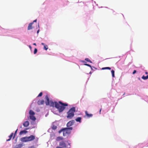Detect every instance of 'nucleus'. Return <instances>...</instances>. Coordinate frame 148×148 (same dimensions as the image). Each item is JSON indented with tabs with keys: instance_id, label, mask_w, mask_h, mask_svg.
Segmentation results:
<instances>
[{
	"instance_id": "f257e3e1",
	"label": "nucleus",
	"mask_w": 148,
	"mask_h": 148,
	"mask_svg": "<svg viewBox=\"0 0 148 148\" xmlns=\"http://www.w3.org/2000/svg\"><path fill=\"white\" fill-rule=\"evenodd\" d=\"M50 106L53 107L55 106L58 109L59 112H61L65 108V107L67 106L68 104L66 103H64L61 101L57 102L51 101Z\"/></svg>"
},
{
	"instance_id": "f03ea898",
	"label": "nucleus",
	"mask_w": 148,
	"mask_h": 148,
	"mask_svg": "<svg viewBox=\"0 0 148 148\" xmlns=\"http://www.w3.org/2000/svg\"><path fill=\"white\" fill-rule=\"evenodd\" d=\"M75 107H72L69 109L67 112V118L68 119H71L74 116V113L75 112Z\"/></svg>"
},
{
	"instance_id": "7ed1b4c3",
	"label": "nucleus",
	"mask_w": 148,
	"mask_h": 148,
	"mask_svg": "<svg viewBox=\"0 0 148 148\" xmlns=\"http://www.w3.org/2000/svg\"><path fill=\"white\" fill-rule=\"evenodd\" d=\"M64 129L63 132V136H65L69 135L71 133V130H72L73 127H66L64 128Z\"/></svg>"
},
{
	"instance_id": "20e7f679",
	"label": "nucleus",
	"mask_w": 148,
	"mask_h": 148,
	"mask_svg": "<svg viewBox=\"0 0 148 148\" xmlns=\"http://www.w3.org/2000/svg\"><path fill=\"white\" fill-rule=\"evenodd\" d=\"M75 123V121L74 120H72L69 121L67 123L66 126L67 127H69Z\"/></svg>"
},
{
	"instance_id": "39448f33",
	"label": "nucleus",
	"mask_w": 148,
	"mask_h": 148,
	"mask_svg": "<svg viewBox=\"0 0 148 148\" xmlns=\"http://www.w3.org/2000/svg\"><path fill=\"white\" fill-rule=\"evenodd\" d=\"M59 145L62 147L65 148L66 147V143L64 141H61L60 142Z\"/></svg>"
},
{
	"instance_id": "423d86ee",
	"label": "nucleus",
	"mask_w": 148,
	"mask_h": 148,
	"mask_svg": "<svg viewBox=\"0 0 148 148\" xmlns=\"http://www.w3.org/2000/svg\"><path fill=\"white\" fill-rule=\"evenodd\" d=\"M28 141H31L35 139V136L31 135L27 137Z\"/></svg>"
},
{
	"instance_id": "0eeeda50",
	"label": "nucleus",
	"mask_w": 148,
	"mask_h": 148,
	"mask_svg": "<svg viewBox=\"0 0 148 148\" xmlns=\"http://www.w3.org/2000/svg\"><path fill=\"white\" fill-rule=\"evenodd\" d=\"M21 140L22 142H29L27 137H24L21 138Z\"/></svg>"
},
{
	"instance_id": "6e6552de",
	"label": "nucleus",
	"mask_w": 148,
	"mask_h": 148,
	"mask_svg": "<svg viewBox=\"0 0 148 148\" xmlns=\"http://www.w3.org/2000/svg\"><path fill=\"white\" fill-rule=\"evenodd\" d=\"M45 98L46 99V100L45 101L46 105L47 106L49 105L50 104L49 98L47 95L46 96Z\"/></svg>"
},
{
	"instance_id": "1a4fd4ad",
	"label": "nucleus",
	"mask_w": 148,
	"mask_h": 148,
	"mask_svg": "<svg viewBox=\"0 0 148 148\" xmlns=\"http://www.w3.org/2000/svg\"><path fill=\"white\" fill-rule=\"evenodd\" d=\"M29 123L28 121L24 122L23 123V125L25 127H27L29 125Z\"/></svg>"
},
{
	"instance_id": "9d476101",
	"label": "nucleus",
	"mask_w": 148,
	"mask_h": 148,
	"mask_svg": "<svg viewBox=\"0 0 148 148\" xmlns=\"http://www.w3.org/2000/svg\"><path fill=\"white\" fill-rule=\"evenodd\" d=\"M33 23V22L31 23H29V25L27 29L28 30H29L30 29H31L33 28V27H32V25Z\"/></svg>"
},
{
	"instance_id": "9b49d317",
	"label": "nucleus",
	"mask_w": 148,
	"mask_h": 148,
	"mask_svg": "<svg viewBox=\"0 0 148 148\" xmlns=\"http://www.w3.org/2000/svg\"><path fill=\"white\" fill-rule=\"evenodd\" d=\"M27 132V131L25 130H23L21 131H20V132L19 133V134L20 135H21L23 134H25Z\"/></svg>"
},
{
	"instance_id": "f8f14e48",
	"label": "nucleus",
	"mask_w": 148,
	"mask_h": 148,
	"mask_svg": "<svg viewBox=\"0 0 148 148\" xmlns=\"http://www.w3.org/2000/svg\"><path fill=\"white\" fill-rule=\"evenodd\" d=\"M44 101L43 100H39L37 102V103L38 105L43 104L44 103Z\"/></svg>"
},
{
	"instance_id": "ddd939ff",
	"label": "nucleus",
	"mask_w": 148,
	"mask_h": 148,
	"mask_svg": "<svg viewBox=\"0 0 148 148\" xmlns=\"http://www.w3.org/2000/svg\"><path fill=\"white\" fill-rule=\"evenodd\" d=\"M23 146L22 144H19L16 145L14 148H21Z\"/></svg>"
},
{
	"instance_id": "4468645a",
	"label": "nucleus",
	"mask_w": 148,
	"mask_h": 148,
	"mask_svg": "<svg viewBox=\"0 0 148 148\" xmlns=\"http://www.w3.org/2000/svg\"><path fill=\"white\" fill-rule=\"evenodd\" d=\"M30 119L33 121H35L36 119V118L34 116V115H29Z\"/></svg>"
},
{
	"instance_id": "2eb2a0df",
	"label": "nucleus",
	"mask_w": 148,
	"mask_h": 148,
	"mask_svg": "<svg viewBox=\"0 0 148 148\" xmlns=\"http://www.w3.org/2000/svg\"><path fill=\"white\" fill-rule=\"evenodd\" d=\"M85 114H86V115L88 117H92L93 115L92 114H88V112L87 111H86L85 112Z\"/></svg>"
},
{
	"instance_id": "dca6fc26",
	"label": "nucleus",
	"mask_w": 148,
	"mask_h": 148,
	"mask_svg": "<svg viewBox=\"0 0 148 148\" xmlns=\"http://www.w3.org/2000/svg\"><path fill=\"white\" fill-rule=\"evenodd\" d=\"M63 138L62 136H58L56 138V140L57 141H59L61 140H62L63 139Z\"/></svg>"
},
{
	"instance_id": "f3484780",
	"label": "nucleus",
	"mask_w": 148,
	"mask_h": 148,
	"mask_svg": "<svg viewBox=\"0 0 148 148\" xmlns=\"http://www.w3.org/2000/svg\"><path fill=\"white\" fill-rule=\"evenodd\" d=\"M82 118L80 117H78L75 119V120L77 122H78L80 123L81 122Z\"/></svg>"
},
{
	"instance_id": "a211bd4d",
	"label": "nucleus",
	"mask_w": 148,
	"mask_h": 148,
	"mask_svg": "<svg viewBox=\"0 0 148 148\" xmlns=\"http://www.w3.org/2000/svg\"><path fill=\"white\" fill-rule=\"evenodd\" d=\"M14 134L13 133H11V134L9 136V138L8 139L6 140L7 141H9L12 138V137L13 135Z\"/></svg>"
},
{
	"instance_id": "6ab92c4d",
	"label": "nucleus",
	"mask_w": 148,
	"mask_h": 148,
	"mask_svg": "<svg viewBox=\"0 0 148 148\" xmlns=\"http://www.w3.org/2000/svg\"><path fill=\"white\" fill-rule=\"evenodd\" d=\"M29 114L30 115H34L35 114L34 112L32 110H30L29 111Z\"/></svg>"
},
{
	"instance_id": "aec40b11",
	"label": "nucleus",
	"mask_w": 148,
	"mask_h": 148,
	"mask_svg": "<svg viewBox=\"0 0 148 148\" xmlns=\"http://www.w3.org/2000/svg\"><path fill=\"white\" fill-rule=\"evenodd\" d=\"M142 78L144 80H146L148 79V75H147L146 76H145L144 75H143L142 77Z\"/></svg>"
},
{
	"instance_id": "412c9836",
	"label": "nucleus",
	"mask_w": 148,
	"mask_h": 148,
	"mask_svg": "<svg viewBox=\"0 0 148 148\" xmlns=\"http://www.w3.org/2000/svg\"><path fill=\"white\" fill-rule=\"evenodd\" d=\"M111 69L110 67H103V68H102V69H101L102 70H105V69H108V70H111Z\"/></svg>"
},
{
	"instance_id": "4be33fe9",
	"label": "nucleus",
	"mask_w": 148,
	"mask_h": 148,
	"mask_svg": "<svg viewBox=\"0 0 148 148\" xmlns=\"http://www.w3.org/2000/svg\"><path fill=\"white\" fill-rule=\"evenodd\" d=\"M111 72L112 74V77H114V71L112 70L111 71Z\"/></svg>"
},
{
	"instance_id": "5701e85b",
	"label": "nucleus",
	"mask_w": 148,
	"mask_h": 148,
	"mask_svg": "<svg viewBox=\"0 0 148 148\" xmlns=\"http://www.w3.org/2000/svg\"><path fill=\"white\" fill-rule=\"evenodd\" d=\"M85 60L87 62H89L90 63H92V62L88 58H86Z\"/></svg>"
},
{
	"instance_id": "b1692460",
	"label": "nucleus",
	"mask_w": 148,
	"mask_h": 148,
	"mask_svg": "<svg viewBox=\"0 0 148 148\" xmlns=\"http://www.w3.org/2000/svg\"><path fill=\"white\" fill-rule=\"evenodd\" d=\"M44 49L45 50H47L48 49V46L47 45H44Z\"/></svg>"
},
{
	"instance_id": "393cba45",
	"label": "nucleus",
	"mask_w": 148,
	"mask_h": 148,
	"mask_svg": "<svg viewBox=\"0 0 148 148\" xmlns=\"http://www.w3.org/2000/svg\"><path fill=\"white\" fill-rule=\"evenodd\" d=\"M64 128H62V129H61L60 130L59 132H58L59 133H60L62 132V131H64Z\"/></svg>"
},
{
	"instance_id": "a878e982",
	"label": "nucleus",
	"mask_w": 148,
	"mask_h": 148,
	"mask_svg": "<svg viewBox=\"0 0 148 148\" xmlns=\"http://www.w3.org/2000/svg\"><path fill=\"white\" fill-rule=\"evenodd\" d=\"M37 52V49L36 48H35L34 50V54H36Z\"/></svg>"
},
{
	"instance_id": "bb28decb",
	"label": "nucleus",
	"mask_w": 148,
	"mask_h": 148,
	"mask_svg": "<svg viewBox=\"0 0 148 148\" xmlns=\"http://www.w3.org/2000/svg\"><path fill=\"white\" fill-rule=\"evenodd\" d=\"M42 92H40L38 95V97H41L42 96Z\"/></svg>"
},
{
	"instance_id": "cd10ccee",
	"label": "nucleus",
	"mask_w": 148,
	"mask_h": 148,
	"mask_svg": "<svg viewBox=\"0 0 148 148\" xmlns=\"http://www.w3.org/2000/svg\"><path fill=\"white\" fill-rule=\"evenodd\" d=\"M84 65H85L87 66H89V67H90L91 69H92V66H91V65H89V64H84Z\"/></svg>"
},
{
	"instance_id": "c85d7f7f",
	"label": "nucleus",
	"mask_w": 148,
	"mask_h": 148,
	"mask_svg": "<svg viewBox=\"0 0 148 148\" xmlns=\"http://www.w3.org/2000/svg\"><path fill=\"white\" fill-rule=\"evenodd\" d=\"M57 128V127L56 126H53L52 127V129L53 130H55Z\"/></svg>"
},
{
	"instance_id": "c756f323",
	"label": "nucleus",
	"mask_w": 148,
	"mask_h": 148,
	"mask_svg": "<svg viewBox=\"0 0 148 148\" xmlns=\"http://www.w3.org/2000/svg\"><path fill=\"white\" fill-rule=\"evenodd\" d=\"M17 130H18V129H17L15 131V133H14V137L13 138V139H14V138L15 137V135H16V132H17Z\"/></svg>"
},
{
	"instance_id": "7c9ffc66",
	"label": "nucleus",
	"mask_w": 148,
	"mask_h": 148,
	"mask_svg": "<svg viewBox=\"0 0 148 148\" xmlns=\"http://www.w3.org/2000/svg\"><path fill=\"white\" fill-rule=\"evenodd\" d=\"M136 72V71L135 70H134L132 73V74H134Z\"/></svg>"
},
{
	"instance_id": "2f4dec72",
	"label": "nucleus",
	"mask_w": 148,
	"mask_h": 148,
	"mask_svg": "<svg viewBox=\"0 0 148 148\" xmlns=\"http://www.w3.org/2000/svg\"><path fill=\"white\" fill-rule=\"evenodd\" d=\"M29 148H35L34 146H32L29 147Z\"/></svg>"
},
{
	"instance_id": "473e14b6",
	"label": "nucleus",
	"mask_w": 148,
	"mask_h": 148,
	"mask_svg": "<svg viewBox=\"0 0 148 148\" xmlns=\"http://www.w3.org/2000/svg\"><path fill=\"white\" fill-rule=\"evenodd\" d=\"M56 148H63L61 146H57Z\"/></svg>"
},
{
	"instance_id": "72a5a7b5",
	"label": "nucleus",
	"mask_w": 148,
	"mask_h": 148,
	"mask_svg": "<svg viewBox=\"0 0 148 148\" xmlns=\"http://www.w3.org/2000/svg\"><path fill=\"white\" fill-rule=\"evenodd\" d=\"M101 109H102L101 108L100 109V110H99V114H101Z\"/></svg>"
},
{
	"instance_id": "f704fd0d",
	"label": "nucleus",
	"mask_w": 148,
	"mask_h": 148,
	"mask_svg": "<svg viewBox=\"0 0 148 148\" xmlns=\"http://www.w3.org/2000/svg\"><path fill=\"white\" fill-rule=\"evenodd\" d=\"M29 48L31 49H32V47H31V46L30 45H29Z\"/></svg>"
},
{
	"instance_id": "c9c22d12",
	"label": "nucleus",
	"mask_w": 148,
	"mask_h": 148,
	"mask_svg": "<svg viewBox=\"0 0 148 148\" xmlns=\"http://www.w3.org/2000/svg\"><path fill=\"white\" fill-rule=\"evenodd\" d=\"M36 21H37V20H36V19L35 20H34V21H33V22H36Z\"/></svg>"
},
{
	"instance_id": "e433bc0d",
	"label": "nucleus",
	"mask_w": 148,
	"mask_h": 148,
	"mask_svg": "<svg viewBox=\"0 0 148 148\" xmlns=\"http://www.w3.org/2000/svg\"><path fill=\"white\" fill-rule=\"evenodd\" d=\"M29 129V128H26L25 130H28Z\"/></svg>"
},
{
	"instance_id": "4c0bfd02",
	"label": "nucleus",
	"mask_w": 148,
	"mask_h": 148,
	"mask_svg": "<svg viewBox=\"0 0 148 148\" xmlns=\"http://www.w3.org/2000/svg\"><path fill=\"white\" fill-rule=\"evenodd\" d=\"M41 44L42 45H45V44L43 43H42Z\"/></svg>"
},
{
	"instance_id": "58836bf2",
	"label": "nucleus",
	"mask_w": 148,
	"mask_h": 148,
	"mask_svg": "<svg viewBox=\"0 0 148 148\" xmlns=\"http://www.w3.org/2000/svg\"><path fill=\"white\" fill-rule=\"evenodd\" d=\"M33 45H35V46H36V43H33Z\"/></svg>"
},
{
	"instance_id": "ea45409f",
	"label": "nucleus",
	"mask_w": 148,
	"mask_h": 148,
	"mask_svg": "<svg viewBox=\"0 0 148 148\" xmlns=\"http://www.w3.org/2000/svg\"><path fill=\"white\" fill-rule=\"evenodd\" d=\"M39 30H38L37 31V33H39Z\"/></svg>"
},
{
	"instance_id": "a19ab883",
	"label": "nucleus",
	"mask_w": 148,
	"mask_h": 148,
	"mask_svg": "<svg viewBox=\"0 0 148 148\" xmlns=\"http://www.w3.org/2000/svg\"><path fill=\"white\" fill-rule=\"evenodd\" d=\"M145 73L146 74H148V72H146Z\"/></svg>"
},
{
	"instance_id": "79ce46f5",
	"label": "nucleus",
	"mask_w": 148,
	"mask_h": 148,
	"mask_svg": "<svg viewBox=\"0 0 148 148\" xmlns=\"http://www.w3.org/2000/svg\"><path fill=\"white\" fill-rule=\"evenodd\" d=\"M82 62H85L84 61H82Z\"/></svg>"
}]
</instances>
